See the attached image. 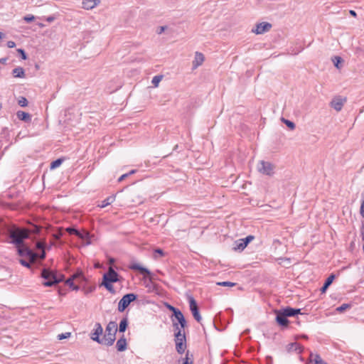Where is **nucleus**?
<instances>
[{"label": "nucleus", "instance_id": "nucleus-19", "mask_svg": "<svg viewBox=\"0 0 364 364\" xmlns=\"http://www.w3.org/2000/svg\"><path fill=\"white\" fill-rule=\"evenodd\" d=\"M100 3V0H82V8L87 10L92 9Z\"/></svg>", "mask_w": 364, "mask_h": 364}, {"label": "nucleus", "instance_id": "nucleus-25", "mask_svg": "<svg viewBox=\"0 0 364 364\" xmlns=\"http://www.w3.org/2000/svg\"><path fill=\"white\" fill-rule=\"evenodd\" d=\"M29 234L38 235L41 231V227L37 225L32 224L29 229H27Z\"/></svg>", "mask_w": 364, "mask_h": 364}, {"label": "nucleus", "instance_id": "nucleus-23", "mask_svg": "<svg viewBox=\"0 0 364 364\" xmlns=\"http://www.w3.org/2000/svg\"><path fill=\"white\" fill-rule=\"evenodd\" d=\"M12 75L14 77L24 78L26 77L25 70L21 67H16L12 70Z\"/></svg>", "mask_w": 364, "mask_h": 364}, {"label": "nucleus", "instance_id": "nucleus-39", "mask_svg": "<svg viewBox=\"0 0 364 364\" xmlns=\"http://www.w3.org/2000/svg\"><path fill=\"white\" fill-rule=\"evenodd\" d=\"M217 284L218 286H222V287H232L236 285V283L231 282H218Z\"/></svg>", "mask_w": 364, "mask_h": 364}, {"label": "nucleus", "instance_id": "nucleus-9", "mask_svg": "<svg viewBox=\"0 0 364 364\" xmlns=\"http://www.w3.org/2000/svg\"><path fill=\"white\" fill-rule=\"evenodd\" d=\"M119 274L112 267H109L107 272L102 276V281L115 283L119 281Z\"/></svg>", "mask_w": 364, "mask_h": 364}, {"label": "nucleus", "instance_id": "nucleus-34", "mask_svg": "<svg viewBox=\"0 0 364 364\" xmlns=\"http://www.w3.org/2000/svg\"><path fill=\"white\" fill-rule=\"evenodd\" d=\"M282 121L287 125L288 128H289L291 130H293L295 129V124L287 119H284V117L282 118Z\"/></svg>", "mask_w": 364, "mask_h": 364}, {"label": "nucleus", "instance_id": "nucleus-2", "mask_svg": "<svg viewBox=\"0 0 364 364\" xmlns=\"http://www.w3.org/2000/svg\"><path fill=\"white\" fill-rule=\"evenodd\" d=\"M41 277L45 281L42 283L44 287H53L64 279L63 274H58L55 271L48 268H43L41 272Z\"/></svg>", "mask_w": 364, "mask_h": 364}, {"label": "nucleus", "instance_id": "nucleus-64", "mask_svg": "<svg viewBox=\"0 0 364 364\" xmlns=\"http://www.w3.org/2000/svg\"><path fill=\"white\" fill-rule=\"evenodd\" d=\"M113 343H112V342L107 343V344L108 346H112Z\"/></svg>", "mask_w": 364, "mask_h": 364}, {"label": "nucleus", "instance_id": "nucleus-43", "mask_svg": "<svg viewBox=\"0 0 364 364\" xmlns=\"http://www.w3.org/2000/svg\"><path fill=\"white\" fill-rule=\"evenodd\" d=\"M41 252L39 253L36 252L38 255L37 256L36 259H40L41 260L44 259L46 256V253L44 250H40Z\"/></svg>", "mask_w": 364, "mask_h": 364}, {"label": "nucleus", "instance_id": "nucleus-6", "mask_svg": "<svg viewBox=\"0 0 364 364\" xmlns=\"http://www.w3.org/2000/svg\"><path fill=\"white\" fill-rule=\"evenodd\" d=\"M117 331V324L115 321H109L105 328V341H116L115 334Z\"/></svg>", "mask_w": 364, "mask_h": 364}, {"label": "nucleus", "instance_id": "nucleus-54", "mask_svg": "<svg viewBox=\"0 0 364 364\" xmlns=\"http://www.w3.org/2000/svg\"><path fill=\"white\" fill-rule=\"evenodd\" d=\"M55 19V18L53 16H50L46 18V21L48 22V23H51L53 22L54 20Z\"/></svg>", "mask_w": 364, "mask_h": 364}, {"label": "nucleus", "instance_id": "nucleus-52", "mask_svg": "<svg viewBox=\"0 0 364 364\" xmlns=\"http://www.w3.org/2000/svg\"><path fill=\"white\" fill-rule=\"evenodd\" d=\"M154 252H155V253H156V254L159 255H160V256H161V257L164 255V251H163L161 249H160V248H157V249H156V250H154Z\"/></svg>", "mask_w": 364, "mask_h": 364}, {"label": "nucleus", "instance_id": "nucleus-4", "mask_svg": "<svg viewBox=\"0 0 364 364\" xmlns=\"http://www.w3.org/2000/svg\"><path fill=\"white\" fill-rule=\"evenodd\" d=\"M16 247L18 255L21 257H27L31 262H34L38 255L36 252L26 245L24 242L23 245H18Z\"/></svg>", "mask_w": 364, "mask_h": 364}, {"label": "nucleus", "instance_id": "nucleus-21", "mask_svg": "<svg viewBox=\"0 0 364 364\" xmlns=\"http://www.w3.org/2000/svg\"><path fill=\"white\" fill-rule=\"evenodd\" d=\"M204 55L201 53L196 52L195 59L193 61V68H196L202 65V63L204 61Z\"/></svg>", "mask_w": 364, "mask_h": 364}, {"label": "nucleus", "instance_id": "nucleus-30", "mask_svg": "<svg viewBox=\"0 0 364 364\" xmlns=\"http://www.w3.org/2000/svg\"><path fill=\"white\" fill-rule=\"evenodd\" d=\"M101 285L104 286L111 294H115V290L112 286V283L102 281Z\"/></svg>", "mask_w": 364, "mask_h": 364}, {"label": "nucleus", "instance_id": "nucleus-7", "mask_svg": "<svg viewBox=\"0 0 364 364\" xmlns=\"http://www.w3.org/2000/svg\"><path fill=\"white\" fill-rule=\"evenodd\" d=\"M187 299H188V301L189 304V308L193 314V316L198 322L200 323V321L202 320V318L200 314L199 308H198V304H197L196 299L191 294L187 295Z\"/></svg>", "mask_w": 364, "mask_h": 364}, {"label": "nucleus", "instance_id": "nucleus-10", "mask_svg": "<svg viewBox=\"0 0 364 364\" xmlns=\"http://www.w3.org/2000/svg\"><path fill=\"white\" fill-rule=\"evenodd\" d=\"M255 239L253 235H248L245 238L239 239L235 242L233 250L235 251H242L248 244Z\"/></svg>", "mask_w": 364, "mask_h": 364}, {"label": "nucleus", "instance_id": "nucleus-57", "mask_svg": "<svg viewBox=\"0 0 364 364\" xmlns=\"http://www.w3.org/2000/svg\"><path fill=\"white\" fill-rule=\"evenodd\" d=\"M267 364H272V358L271 356L267 357Z\"/></svg>", "mask_w": 364, "mask_h": 364}, {"label": "nucleus", "instance_id": "nucleus-44", "mask_svg": "<svg viewBox=\"0 0 364 364\" xmlns=\"http://www.w3.org/2000/svg\"><path fill=\"white\" fill-rule=\"evenodd\" d=\"M35 19V16H33V15H26L23 17V20L27 22V23H31L32 21H33Z\"/></svg>", "mask_w": 364, "mask_h": 364}, {"label": "nucleus", "instance_id": "nucleus-56", "mask_svg": "<svg viewBox=\"0 0 364 364\" xmlns=\"http://www.w3.org/2000/svg\"><path fill=\"white\" fill-rule=\"evenodd\" d=\"M349 13L352 16H354V17H356L357 16V14L355 11L353 10H350L349 11Z\"/></svg>", "mask_w": 364, "mask_h": 364}, {"label": "nucleus", "instance_id": "nucleus-16", "mask_svg": "<svg viewBox=\"0 0 364 364\" xmlns=\"http://www.w3.org/2000/svg\"><path fill=\"white\" fill-rule=\"evenodd\" d=\"M281 310L287 317H294L298 314H301V309H294L290 306H287L285 308L282 309Z\"/></svg>", "mask_w": 364, "mask_h": 364}, {"label": "nucleus", "instance_id": "nucleus-29", "mask_svg": "<svg viewBox=\"0 0 364 364\" xmlns=\"http://www.w3.org/2000/svg\"><path fill=\"white\" fill-rule=\"evenodd\" d=\"M65 284L69 286L70 289L75 291L79 290L80 287L79 286L74 284V279L71 277H69L66 281Z\"/></svg>", "mask_w": 364, "mask_h": 364}, {"label": "nucleus", "instance_id": "nucleus-59", "mask_svg": "<svg viewBox=\"0 0 364 364\" xmlns=\"http://www.w3.org/2000/svg\"><path fill=\"white\" fill-rule=\"evenodd\" d=\"M95 287H90V288L87 290L86 293L92 292V291H93L95 290Z\"/></svg>", "mask_w": 364, "mask_h": 364}, {"label": "nucleus", "instance_id": "nucleus-20", "mask_svg": "<svg viewBox=\"0 0 364 364\" xmlns=\"http://www.w3.org/2000/svg\"><path fill=\"white\" fill-rule=\"evenodd\" d=\"M16 116L18 119L24 122H30L31 121V115L28 112L19 110L16 112Z\"/></svg>", "mask_w": 364, "mask_h": 364}, {"label": "nucleus", "instance_id": "nucleus-55", "mask_svg": "<svg viewBox=\"0 0 364 364\" xmlns=\"http://www.w3.org/2000/svg\"><path fill=\"white\" fill-rule=\"evenodd\" d=\"M127 177H128V174H127V173H124V174L122 175V176L118 178V181H119V182H121V181H122L123 180H124Z\"/></svg>", "mask_w": 364, "mask_h": 364}, {"label": "nucleus", "instance_id": "nucleus-63", "mask_svg": "<svg viewBox=\"0 0 364 364\" xmlns=\"http://www.w3.org/2000/svg\"><path fill=\"white\" fill-rule=\"evenodd\" d=\"M135 172H136V171H135V170H132L131 171H129V173H127L128 176H130V175H132V174H133V173H134Z\"/></svg>", "mask_w": 364, "mask_h": 364}, {"label": "nucleus", "instance_id": "nucleus-17", "mask_svg": "<svg viewBox=\"0 0 364 364\" xmlns=\"http://www.w3.org/2000/svg\"><path fill=\"white\" fill-rule=\"evenodd\" d=\"M346 102V99H342L341 97H337L333 99L331 102V107L336 111H341Z\"/></svg>", "mask_w": 364, "mask_h": 364}, {"label": "nucleus", "instance_id": "nucleus-61", "mask_svg": "<svg viewBox=\"0 0 364 364\" xmlns=\"http://www.w3.org/2000/svg\"><path fill=\"white\" fill-rule=\"evenodd\" d=\"M117 341H127V339L124 338V336H122L121 338H119Z\"/></svg>", "mask_w": 364, "mask_h": 364}, {"label": "nucleus", "instance_id": "nucleus-31", "mask_svg": "<svg viewBox=\"0 0 364 364\" xmlns=\"http://www.w3.org/2000/svg\"><path fill=\"white\" fill-rule=\"evenodd\" d=\"M63 161V159H57L56 160L53 161L50 164V169H55L58 167H59Z\"/></svg>", "mask_w": 364, "mask_h": 364}, {"label": "nucleus", "instance_id": "nucleus-13", "mask_svg": "<svg viewBox=\"0 0 364 364\" xmlns=\"http://www.w3.org/2000/svg\"><path fill=\"white\" fill-rule=\"evenodd\" d=\"M272 28V24L268 22H262L256 25V28L252 29V32L256 34H262L267 32Z\"/></svg>", "mask_w": 364, "mask_h": 364}, {"label": "nucleus", "instance_id": "nucleus-22", "mask_svg": "<svg viewBox=\"0 0 364 364\" xmlns=\"http://www.w3.org/2000/svg\"><path fill=\"white\" fill-rule=\"evenodd\" d=\"M70 277L74 280H77L80 283L86 281L83 272L80 269H77Z\"/></svg>", "mask_w": 364, "mask_h": 364}, {"label": "nucleus", "instance_id": "nucleus-24", "mask_svg": "<svg viewBox=\"0 0 364 364\" xmlns=\"http://www.w3.org/2000/svg\"><path fill=\"white\" fill-rule=\"evenodd\" d=\"M309 359H310V363L311 364H326V363H325L322 359L320 357L319 355H314L313 353H311L310 354V357H309Z\"/></svg>", "mask_w": 364, "mask_h": 364}, {"label": "nucleus", "instance_id": "nucleus-5", "mask_svg": "<svg viewBox=\"0 0 364 364\" xmlns=\"http://www.w3.org/2000/svg\"><path fill=\"white\" fill-rule=\"evenodd\" d=\"M136 299L137 295L134 293L126 294L119 301L118 311L119 312H123L129 306L131 302L136 300Z\"/></svg>", "mask_w": 364, "mask_h": 364}, {"label": "nucleus", "instance_id": "nucleus-40", "mask_svg": "<svg viewBox=\"0 0 364 364\" xmlns=\"http://www.w3.org/2000/svg\"><path fill=\"white\" fill-rule=\"evenodd\" d=\"M127 348V343H117V348L118 351H123Z\"/></svg>", "mask_w": 364, "mask_h": 364}, {"label": "nucleus", "instance_id": "nucleus-51", "mask_svg": "<svg viewBox=\"0 0 364 364\" xmlns=\"http://www.w3.org/2000/svg\"><path fill=\"white\" fill-rule=\"evenodd\" d=\"M360 213L361 216L364 218V200L361 203Z\"/></svg>", "mask_w": 364, "mask_h": 364}, {"label": "nucleus", "instance_id": "nucleus-33", "mask_svg": "<svg viewBox=\"0 0 364 364\" xmlns=\"http://www.w3.org/2000/svg\"><path fill=\"white\" fill-rule=\"evenodd\" d=\"M77 237H78L82 240H84L87 239L89 237H94V235H91L89 232L84 230L83 232L80 231V235H77Z\"/></svg>", "mask_w": 364, "mask_h": 364}, {"label": "nucleus", "instance_id": "nucleus-38", "mask_svg": "<svg viewBox=\"0 0 364 364\" xmlns=\"http://www.w3.org/2000/svg\"><path fill=\"white\" fill-rule=\"evenodd\" d=\"M28 102L27 99L24 97H21L18 101V105L22 107H26L28 105Z\"/></svg>", "mask_w": 364, "mask_h": 364}, {"label": "nucleus", "instance_id": "nucleus-12", "mask_svg": "<svg viewBox=\"0 0 364 364\" xmlns=\"http://www.w3.org/2000/svg\"><path fill=\"white\" fill-rule=\"evenodd\" d=\"M103 328L100 323L95 324L93 331L89 334L90 339L92 341H100V336L102 333Z\"/></svg>", "mask_w": 364, "mask_h": 364}, {"label": "nucleus", "instance_id": "nucleus-50", "mask_svg": "<svg viewBox=\"0 0 364 364\" xmlns=\"http://www.w3.org/2000/svg\"><path fill=\"white\" fill-rule=\"evenodd\" d=\"M7 45V47L9 48H13L16 46V43L14 41H9L6 43Z\"/></svg>", "mask_w": 364, "mask_h": 364}, {"label": "nucleus", "instance_id": "nucleus-27", "mask_svg": "<svg viewBox=\"0 0 364 364\" xmlns=\"http://www.w3.org/2000/svg\"><path fill=\"white\" fill-rule=\"evenodd\" d=\"M114 200H115V197L114 196H110L107 197V198H105V200H103L101 202V204L100 205V206L101 208H105L107 205L112 203L114 201Z\"/></svg>", "mask_w": 364, "mask_h": 364}, {"label": "nucleus", "instance_id": "nucleus-46", "mask_svg": "<svg viewBox=\"0 0 364 364\" xmlns=\"http://www.w3.org/2000/svg\"><path fill=\"white\" fill-rule=\"evenodd\" d=\"M167 306L168 309L173 312V316H174L176 314V312L181 311V310L170 304H168Z\"/></svg>", "mask_w": 364, "mask_h": 364}, {"label": "nucleus", "instance_id": "nucleus-35", "mask_svg": "<svg viewBox=\"0 0 364 364\" xmlns=\"http://www.w3.org/2000/svg\"><path fill=\"white\" fill-rule=\"evenodd\" d=\"M351 307V304H343L340 306L336 308V311L339 313H343L344 311H346L348 309H350Z\"/></svg>", "mask_w": 364, "mask_h": 364}, {"label": "nucleus", "instance_id": "nucleus-26", "mask_svg": "<svg viewBox=\"0 0 364 364\" xmlns=\"http://www.w3.org/2000/svg\"><path fill=\"white\" fill-rule=\"evenodd\" d=\"M128 326V319L127 318H123L119 322V332L124 333Z\"/></svg>", "mask_w": 364, "mask_h": 364}, {"label": "nucleus", "instance_id": "nucleus-45", "mask_svg": "<svg viewBox=\"0 0 364 364\" xmlns=\"http://www.w3.org/2000/svg\"><path fill=\"white\" fill-rule=\"evenodd\" d=\"M17 51L20 54V56L23 60H26L27 58V55L23 49L18 48L17 49Z\"/></svg>", "mask_w": 364, "mask_h": 364}, {"label": "nucleus", "instance_id": "nucleus-53", "mask_svg": "<svg viewBox=\"0 0 364 364\" xmlns=\"http://www.w3.org/2000/svg\"><path fill=\"white\" fill-rule=\"evenodd\" d=\"M91 237H89L87 239L82 240L85 245H89L92 243Z\"/></svg>", "mask_w": 364, "mask_h": 364}, {"label": "nucleus", "instance_id": "nucleus-3", "mask_svg": "<svg viewBox=\"0 0 364 364\" xmlns=\"http://www.w3.org/2000/svg\"><path fill=\"white\" fill-rule=\"evenodd\" d=\"M8 234L11 239V243L16 246L23 245L24 240L28 238V232L26 228L13 227L9 230Z\"/></svg>", "mask_w": 364, "mask_h": 364}, {"label": "nucleus", "instance_id": "nucleus-11", "mask_svg": "<svg viewBox=\"0 0 364 364\" xmlns=\"http://www.w3.org/2000/svg\"><path fill=\"white\" fill-rule=\"evenodd\" d=\"M276 321L282 328H286L289 323L288 317L281 309L275 310Z\"/></svg>", "mask_w": 364, "mask_h": 364}, {"label": "nucleus", "instance_id": "nucleus-15", "mask_svg": "<svg viewBox=\"0 0 364 364\" xmlns=\"http://www.w3.org/2000/svg\"><path fill=\"white\" fill-rule=\"evenodd\" d=\"M286 349L289 353L300 354L303 350V347L300 345V343H289Z\"/></svg>", "mask_w": 364, "mask_h": 364}, {"label": "nucleus", "instance_id": "nucleus-32", "mask_svg": "<svg viewBox=\"0 0 364 364\" xmlns=\"http://www.w3.org/2000/svg\"><path fill=\"white\" fill-rule=\"evenodd\" d=\"M187 348L186 343H176V350L178 353H183Z\"/></svg>", "mask_w": 364, "mask_h": 364}, {"label": "nucleus", "instance_id": "nucleus-58", "mask_svg": "<svg viewBox=\"0 0 364 364\" xmlns=\"http://www.w3.org/2000/svg\"><path fill=\"white\" fill-rule=\"evenodd\" d=\"M6 60H7L6 58H2L0 59V63L5 64Z\"/></svg>", "mask_w": 364, "mask_h": 364}, {"label": "nucleus", "instance_id": "nucleus-8", "mask_svg": "<svg viewBox=\"0 0 364 364\" xmlns=\"http://www.w3.org/2000/svg\"><path fill=\"white\" fill-rule=\"evenodd\" d=\"M274 165L269 161H260L257 166L258 171L265 175L272 176L274 173Z\"/></svg>", "mask_w": 364, "mask_h": 364}, {"label": "nucleus", "instance_id": "nucleus-62", "mask_svg": "<svg viewBox=\"0 0 364 364\" xmlns=\"http://www.w3.org/2000/svg\"><path fill=\"white\" fill-rule=\"evenodd\" d=\"M193 360H190V361H187V360H184L183 364H193Z\"/></svg>", "mask_w": 364, "mask_h": 364}, {"label": "nucleus", "instance_id": "nucleus-14", "mask_svg": "<svg viewBox=\"0 0 364 364\" xmlns=\"http://www.w3.org/2000/svg\"><path fill=\"white\" fill-rule=\"evenodd\" d=\"M128 267L132 270L139 271L141 274L145 276H150L151 274V272L147 268L135 262L130 263Z\"/></svg>", "mask_w": 364, "mask_h": 364}, {"label": "nucleus", "instance_id": "nucleus-41", "mask_svg": "<svg viewBox=\"0 0 364 364\" xmlns=\"http://www.w3.org/2000/svg\"><path fill=\"white\" fill-rule=\"evenodd\" d=\"M71 333L70 332L60 333L57 336L58 340H63L70 337Z\"/></svg>", "mask_w": 364, "mask_h": 364}, {"label": "nucleus", "instance_id": "nucleus-28", "mask_svg": "<svg viewBox=\"0 0 364 364\" xmlns=\"http://www.w3.org/2000/svg\"><path fill=\"white\" fill-rule=\"evenodd\" d=\"M332 61L333 63V65L334 66L338 68V69H340L341 67V64L343 63V60L341 57L340 56H334L333 58H332Z\"/></svg>", "mask_w": 364, "mask_h": 364}, {"label": "nucleus", "instance_id": "nucleus-18", "mask_svg": "<svg viewBox=\"0 0 364 364\" xmlns=\"http://www.w3.org/2000/svg\"><path fill=\"white\" fill-rule=\"evenodd\" d=\"M336 278V275L334 274H331L328 278L325 280L324 284L320 289V291L321 294L326 293L328 288L330 287V285L333 283V280Z\"/></svg>", "mask_w": 364, "mask_h": 364}, {"label": "nucleus", "instance_id": "nucleus-36", "mask_svg": "<svg viewBox=\"0 0 364 364\" xmlns=\"http://www.w3.org/2000/svg\"><path fill=\"white\" fill-rule=\"evenodd\" d=\"M66 231L69 234L74 235L75 236H77V235H80V231L77 229H76L75 228H74V227H68V228H67Z\"/></svg>", "mask_w": 364, "mask_h": 364}, {"label": "nucleus", "instance_id": "nucleus-60", "mask_svg": "<svg viewBox=\"0 0 364 364\" xmlns=\"http://www.w3.org/2000/svg\"><path fill=\"white\" fill-rule=\"evenodd\" d=\"M188 355H189V352H188V351H187V353H186V358H184V360H187V361H190V360H191L189 358Z\"/></svg>", "mask_w": 364, "mask_h": 364}, {"label": "nucleus", "instance_id": "nucleus-47", "mask_svg": "<svg viewBox=\"0 0 364 364\" xmlns=\"http://www.w3.org/2000/svg\"><path fill=\"white\" fill-rule=\"evenodd\" d=\"M295 340H299V339H309V337L307 335L304 334V333H302V334H297L295 336Z\"/></svg>", "mask_w": 364, "mask_h": 364}, {"label": "nucleus", "instance_id": "nucleus-49", "mask_svg": "<svg viewBox=\"0 0 364 364\" xmlns=\"http://www.w3.org/2000/svg\"><path fill=\"white\" fill-rule=\"evenodd\" d=\"M167 28V26H159L157 29V33L158 34H161L163 32H164V31Z\"/></svg>", "mask_w": 364, "mask_h": 364}, {"label": "nucleus", "instance_id": "nucleus-48", "mask_svg": "<svg viewBox=\"0 0 364 364\" xmlns=\"http://www.w3.org/2000/svg\"><path fill=\"white\" fill-rule=\"evenodd\" d=\"M19 262L21 265H23V267H28V268H30L31 267V265H30V263L27 261H26L25 259H21L19 260Z\"/></svg>", "mask_w": 364, "mask_h": 364}, {"label": "nucleus", "instance_id": "nucleus-1", "mask_svg": "<svg viewBox=\"0 0 364 364\" xmlns=\"http://www.w3.org/2000/svg\"><path fill=\"white\" fill-rule=\"evenodd\" d=\"M174 341H186L185 329L187 321L181 311L176 312L172 318Z\"/></svg>", "mask_w": 364, "mask_h": 364}, {"label": "nucleus", "instance_id": "nucleus-37", "mask_svg": "<svg viewBox=\"0 0 364 364\" xmlns=\"http://www.w3.org/2000/svg\"><path fill=\"white\" fill-rule=\"evenodd\" d=\"M163 76L162 75H156L153 77L151 83L154 85V87H157L159 83L162 80Z\"/></svg>", "mask_w": 364, "mask_h": 364}, {"label": "nucleus", "instance_id": "nucleus-42", "mask_svg": "<svg viewBox=\"0 0 364 364\" xmlns=\"http://www.w3.org/2000/svg\"><path fill=\"white\" fill-rule=\"evenodd\" d=\"M46 242H41V241H38L36 242V248L37 250H44L45 249V247H46Z\"/></svg>", "mask_w": 364, "mask_h": 364}]
</instances>
